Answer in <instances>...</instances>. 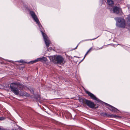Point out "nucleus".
<instances>
[{
    "instance_id": "11",
    "label": "nucleus",
    "mask_w": 130,
    "mask_h": 130,
    "mask_svg": "<svg viewBox=\"0 0 130 130\" xmlns=\"http://www.w3.org/2000/svg\"><path fill=\"white\" fill-rule=\"evenodd\" d=\"M107 2L109 6H112L113 5V2L112 0H107Z\"/></svg>"
},
{
    "instance_id": "1",
    "label": "nucleus",
    "mask_w": 130,
    "mask_h": 130,
    "mask_svg": "<svg viewBox=\"0 0 130 130\" xmlns=\"http://www.w3.org/2000/svg\"><path fill=\"white\" fill-rule=\"evenodd\" d=\"M10 88L11 91L15 94L18 95L19 94L18 88L20 90L24 88V86L22 84L18 82H14L11 83L10 86Z\"/></svg>"
},
{
    "instance_id": "17",
    "label": "nucleus",
    "mask_w": 130,
    "mask_h": 130,
    "mask_svg": "<svg viewBox=\"0 0 130 130\" xmlns=\"http://www.w3.org/2000/svg\"><path fill=\"white\" fill-rule=\"evenodd\" d=\"M24 94L23 95H26V96H28L29 95L28 94L26 93H24Z\"/></svg>"
},
{
    "instance_id": "5",
    "label": "nucleus",
    "mask_w": 130,
    "mask_h": 130,
    "mask_svg": "<svg viewBox=\"0 0 130 130\" xmlns=\"http://www.w3.org/2000/svg\"><path fill=\"white\" fill-rule=\"evenodd\" d=\"M55 59L56 62L58 63H64L65 62L63 58L61 56H57L55 58Z\"/></svg>"
},
{
    "instance_id": "19",
    "label": "nucleus",
    "mask_w": 130,
    "mask_h": 130,
    "mask_svg": "<svg viewBox=\"0 0 130 130\" xmlns=\"http://www.w3.org/2000/svg\"><path fill=\"white\" fill-rule=\"evenodd\" d=\"M50 49V50H51L52 49V47H50V48H49Z\"/></svg>"
},
{
    "instance_id": "15",
    "label": "nucleus",
    "mask_w": 130,
    "mask_h": 130,
    "mask_svg": "<svg viewBox=\"0 0 130 130\" xmlns=\"http://www.w3.org/2000/svg\"><path fill=\"white\" fill-rule=\"evenodd\" d=\"M17 62L22 63H24L25 62L23 60H20L19 61H17Z\"/></svg>"
},
{
    "instance_id": "2",
    "label": "nucleus",
    "mask_w": 130,
    "mask_h": 130,
    "mask_svg": "<svg viewBox=\"0 0 130 130\" xmlns=\"http://www.w3.org/2000/svg\"><path fill=\"white\" fill-rule=\"evenodd\" d=\"M118 22L116 24L117 26L120 27L124 28L125 24V20L123 19L120 18H118L116 19Z\"/></svg>"
},
{
    "instance_id": "14",
    "label": "nucleus",
    "mask_w": 130,
    "mask_h": 130,
    "mask_svg": "<svg viewBox=\"0 0 130 130\" xmlns=\"http://www.w3.org/2000/svg\"><path fill=\"white\" fill-rule=\"evenodd\" d=\"M92 48H90V49H89L88 51L87 52V53H86V54H85V56L83 59H83H84V58H85V57L87 55V54H88V52L90 51V50H92Z\"/></svg>"
},
{
    "instance_id": "16",
    "label": "nucleus",
    "mask_w": 130,
    "mask_h": 130,
    "mask_svg": "<svg viewBox=\"0 0 130 130\" xmlns=\"http://www.w3.org/2000/svg\"><path fill=\"white\" fill-rule=\"evenodd\" d=\"M5 118L4 117H0V120H4Z\"/></svg>"
},
{
    "instance_id": "6",
    "label": "nucleus",
    "mask_w": 130,
    "mask_h": 130,
    "mask_svg": "<svg viewBox=\"0 0 130 130\" xmlns=\"http://www.w3.org/2000/svg\"><path fill=\"white\" fill-rule=\"evenodd\" d=\"M46 58L44 57H42L41 58H38L35 60L30 61V63L32 64L36 63L39 61L42 62L43 61H46Z\"/></svg>"
},
{
    "instance_id": "13",
    "label": "nucleus",
    "mask_w": 130,
    "mask_h": 130,
    "mask_svg": "<svg viewBox=\"0 0 130 130\" xmlns=\"http://www.w3.org/2000/svg\"><path fill=\"white\" fill-rule=\"evenodd\" d=\"M79 100L80 102H82L83 103L85 102H86V100H87L86 99L83 98H79Z\"/></svg>"
},
{
    "instance_id": "21",
    "label": "nucleus",
    "mask_w": 130,
    "mask_h": 130,
    "mask_svg": "<svg viewBox=\"0 0 130 130\" xmlns=\"http://www.w3.org/2000/svg\"><path fill=\"white\" fill-rule=\"evenodd\" d=\"M1 126H0V130H1Z\"/></svg>"
},
{
    "instance_id": "18",
    "label": "nucleus",
    "mask_w": 130,
    "mask_h": 130,
    "mask_svg": "<svg viewBox=\"0 0 130 130\" xmlns=\"http://www.w3.org/2000/svg\"><path fill=\"white\" fill-rule=\"evenodd\" d=\"M78 45L77 46H76L75 47V48H74L73 49V50H74V49H76V48H77L78 46Z\"/></svg>"
},
{
    "instance_id": "3",
    "label": "nucleus",
    "mask_w": 130,
    "mask_h": 130,
    "mask_svg": "<svg viewBox=\"0 0 130 130\" xmlns=\"http://www.w3.org/2000/svg\"><path fill=\"white\" fill-rule=\"evenodd\" d=\"M30 14L34 21L36 22V23L38 24L40 27V26H41L39 22V21L38 19L37 16L35 14V13L32 11H30Z\"/></svg>"
},
{
    "instance_id": "10",
    "label": "nucleus",
    "mask_w": 130,
    "mask_h": 130,
    "mask_svg": "<svg viewBox=\"0 0 130 130\" xmlns=\"http://www.w3.org/2000/svg\"><path fill=\"white\" fill-rule=\"evenodd\" d=\"M113 13L116 14H118L120 12H121V10L120 8L117 7H115L113 9Z\"/></svg>"
},
{
    "instance_id": "9",
    "label": "nucleus",
    "mask_w": 130,
    "mask_h": 130,
    "mask_svg": "<svg viewBox=\"0 0 130 130\" xmlns=\"http://www.w3.org/2000/svg\"><path fill=\"white\" fill-rule=\"evenodd\" d=\"M86 102L87 105L91 108H94L95 106L94 103L92 102L87 100H86Z\"/></svg>"
},
{
    "instance_id": "8",
    "label": "nucleus",
    "mask_w": 130,
    "mask_h": 130,
    "mask_svg": "<svg viewBox=\"0 0 130 130\" xmlns=\"http://www.w3.org/2000/svg\"><path fill=\"white\" fill-rule=\"evenodd\" d=\"M106 105L109 106V109L111 111L114 112H118L119 110L117 108H115L111 106V105L106 103H104Z\"/></svg>"
},
{
    "instance_id": "20",
    "label": "nucleus",
    "mask_w": 130,
    "mask_h": 130,
    "mask_svg": "<svg viewBox=\"0 0 130 130\" xmlns=\"http://www.w3.org/2000/svg\"><path fill=\"white\" fill-rule=\"evenodd\" d=\"M8 61H9V62H12V61H9L8 60Z\"/></svg>"
},
{
    "instance_id": "4",
    "label": "nucleus",
    "mask_w": 130,
    "mask_h": 130,
    "mask_svg": "<svg viewBox=\"0 0 130 130\" xmlns=\"http://www.w3.org/2000/svg\"><path fill=\"white\" fill-rule=\"evenodd\" d=\"M41 32L47 47H48L50 43V41L46 36V35L42 31H41Z\"/></svg>"
},
{
    "instance_id": "7",
    "label": "nucleus",
    "mask_w": 130,
    "mask_h": 130,
    "mask_svg": "<svg viewBox=\"0 0 130 130\" xmlns=\"http://www.w3.org/2000/svg\"><path fill=\"white\" fill-rule=\"evenodd\" d=\"M86 92L88 94V95L93 99L97 101L98 102H101L100 100L97 98L93 94L89 92L88 91H86Z\"/></svg>"
},
{
    "instance_id": "12",
    "label": "nucleus",
    "mask_w": 130,
    "mask_h": 130,
    "mask_svg": "<svg viewBox=\"0 0 130 130\" xmlns=\"http://www.w3.org/2000/svg\"><path fill=\"white\" fill-rule=\"evenodd\" d=\"M105 115L108 117H114V118H116L117 117H118V116L115 115H114L112 114H106Z\"/></svg>"
}]
</instances>
